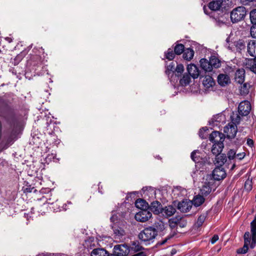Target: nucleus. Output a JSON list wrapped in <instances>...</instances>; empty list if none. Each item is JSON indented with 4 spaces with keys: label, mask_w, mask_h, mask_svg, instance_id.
<instances>
[{
    "label": "nucleus",
    "mask_w": 256,
    "mask_h": 256,
    "mask_svg": "<svg viewBox=\"0 0 256 256\" xmlns=\"http://www.w3.org/2000/svg\"><path fill=\"white\" fill-rule=\"evenodd\" d=\"M188 74L194 79L197 78L198 76H204V74L211 72L214 68H220V65H187Z\"/></svg>",
    "instance_id": "nucleus-1"
},
{
    "label": "nucleus",
    "mask_w": 256,
    "mask_h": 256,
    "mask_svg": "<svg viewBox=\"0 0 256 256\" xmlns=\"http://www.w3.org/2000/svg\"><path fill=\"white\" fill-rule=\"evenodd\" d=\"M230 120L231 122L224 128V132L229 139L235 137L238 132L237 126L240 122L241 116L236 112H232L230 115Z\"/></svg>",
    "instance_id": "nucleus-2"
},
{
    "label": "nucleus",
    "mask_w": 256,
    "mask_h": 256,
    "mask_svg": "<svg viewBox=\"0 0 256 256\" xmlns=\"http://www.w3.org/2000/svg\"><path fill=\"white\" fill-rule=\"evenodd\" d=\"M184 70V65H168L165 72L170 81L175 84L179 80Z\"/></svg>",
    "instance_id": "nucleus-3"
},
{
    "label": "nucleus",
    "mask_w": 256,
    "mask_h": 256,
    "mask_svg": "<svg viewBox=\"0 0 256 256\" xmlns=\"http://www.w3.org/2000/svg\"><path fill=\"white\" fill-rule=\"evenodd\" d=\"M156 236V232L150 226L144 228L138 236L139 239L146 244L152 243Z\"/></svg>",
    "instance_id": "nucleus-4"
},
{
    "label": "nucleus",
    "mask_w": 256,
    "mask_h": 256,
    "mask_svg": "<svg viewBox=\"0 0 256 256\" xmlns=\"http://www.w3.org/2000/svg\"><path fill=\"white\" fill-rule=\"evenodd\" d=\"M247 12L246 8L244 6H239L234 8L230 12V18L232 22L236 24L244 20Z\"/></svg>",
    "instance_id": "nucleus-5"
},
{
    "label": "nucleus",
    "mask_w": 256,
    "mask_h": 256,
    "mask_svg": "<svg viewBox=\"0 0 256 256\" xmlns=\"http://www.w3.org/2000/svg\"><path fill=\"white\" fill-rule=\"evenodd\" d=\"M226 122V116L224 113L221 112L214 116L209 122V124L213 128H218L220 129L222 125L225 124Z\"/></svg>",
    "instance_id": "nucleus-6"
},
{
    "label": "nucleus",
    "mask_w": 256,
    "mask_h": 256,
    "mask_svg": "<svg viewBox=\"0 0 256 256\" xmlns=\"http://www.w3.org/2000/svg\"><path fill=\"white\" fill-rule=\"evenodd\" d=\"M251 106L250 102L248 100H244L242 102L238 107V114L240 116H246L250 111Z\"/></svg>",
    "instance_id": "nucleus-7"
},
{
    "label": "nucleus",
    "mask_w": 256,
    "mask_h": 256,
    "mask_svg": "<svg viewBox=\"0 0 256 256\" xmlns=\"http://www.w3.org/2000/svg\"><path fill=\"white\" fill-rule=\"evenodd\" d=\"M112 229L114 232V238L116 241H121L124 238L126 232L122 227L119 226L117 224H114Z\"/></svg>",
    "instance_id": "nucleus-8"
},
{
    "label": "nucleus",
    "mask_w": 256,
    "mask_h": 256,
    "mask_svg": "<svg viewBox=\"0 0 256 256\" xmlns=\"http://www.w3.org/2000/svg\"><path fill=\"white\" fill-rule=\"evenodd\" d=\"M128 247L126 244H117L113 249L114 256H126L128 253Z\"/></svg>",
    "instance_id": "nucleus-9"
},
{
    "label": "nucleus",
    "mask_w": 256,
    "mask_h": 256,
    "mask_svg": "<svg viewBox=\"0 0 256 256\" xmlns=\"http://www.w3.org/2000/svg\"><path fill=\"white\" fill-rule=\"evenodd\" d=\"M152 216V213L146 210H142L135 215V219L140 222H146Z\"/></svg>",
    "instance_id": "nucleus-10"
},
{
    "label": "nucleus",
    "mask_w": 256,
    "mask_h": 256,
    "mask_svg": "<svg viewBox=\"0 0 256 256\" xmlns=\"http://www.w3.org/2000/svg\"><path fill=\"white\" fill-rule=\"evenodd\" d=\"M212 176L214 180H220L225 178L226 172L223 168L216 166L212 171Z\"/></svg>",
    "instance_id": "nucleus-11"
},
{
    "label": "nucleus",
    "mask_w": 256,
    "mask_h": 256,
    "mask_svg": "<svg viewBox=\"0 0 256 256\" xmlns=\"http://www.w3.org/2000/svg\"><path fill=\"white\" fill-rule=\"evenodd\" d=\"M142 192L144 194V198L148 199H154L156 198V191L154 188L152 186H146L144 187L142 190Z\"/></svg>",
    "instance_id": "nucleus-12"
},
{
    "label": "nucleus",
    "mask_w": 256,
    "mask_h": 256,
    "mask_svg": "<svg viewBox=\"0 0 256 256\" xmlns=\"http://www.w3.org/2000/svg\"><path fill=\"white\" fill-rule=\"evenodd\" d=\"M217 81L221 86H226L230 83V76L228 74H220L218 76Z\"/></svg>",
    "instance_id": "nucleus-13"
},
{
    "label": "nucleus",
    "mask_w": 256,
    "mask_h": 256,
    "mask_svg": "<svg viewBox=\"0 0 256 256\" xmlns=\"http://www.w3.org/2000/svg\"><path fill=\"white\" fill-rule=\"evenodd\" d=\"M208 58V64H221L222 63L228 62L222 60L218 54L214 51L211 53V55Z\"/></svg>",
    "instance_id": "nucleus-14"
},
{
    "label": "nucleus",
    "mask_w": 256,
    "mask_h": 256,
    "mask_svg": "<svg viewBox=\"0 0 256 256\" xmlns=\"http://www.w3.org/2000/svg\"><path fill=\"white\" fill-rule=\"evenodd\" d=\"M149 208L154 212V214H160L162 212V207L160 202L154 200L150 202V206H149Z\"/></svg>",
    "instance_id": "nucleus-15"
},
{
    "label": "nucleus",
    "mask_w": 256,
    "mask_h": 256,
    "mask_svg": "<svg viewBox=\"0 0 256 256\" xmlns=\"http://www.w3.org/2000/svg\"><path fill=\"white\" fill-rule=\"evenodd\" d=\"M156 232L158 236V232H162L168 226V224L164 223L163 221L159 220L156 222L152 226H150Z\"/></svg>",
    "instance_id": "nucleus-16"
},
{
    "label": "nucleus",
    "mask_w": 256,
    "mask_h": 256,
    "mask_svg": "<svg viewBox=\"0 0 256 256\" xmlns=\"http://www.w3.org/2000/svg\"><path fill=\"white\" fill-rule=\"evenodd\" d=\"M192 206V201L185 200L178 203V208L182 212H186L190 210Z\"/></svg>",
    "instance_id": "nucleus-17"
},
{
    "label": "nucleus",
    "mask_w": 256,
    "mask_h": 256,
    "mask_svg": "<svg viewBox=\"0 0 256 256\" xmlns=\"http://www.w3.org/2000/svg\"><path fill=\"white\" fill-rule=\"evenodd\" d=\"M224 136L218 131H214L209 136V140L214 144L218 142L224 141Z\"/></svg>",
    "instance_id": "nucleus-18"
},
{
    "label": "nucleus",
    "mask_w": 256,
    "mask_h": 256,
    "mask_svg": "<svg viewBox=\"0 0 256 256\" xmlns=\"http://www.w3.org/2000/svg\"><path fill=\"white\" fill-rule=\"evenodd\" d=\"M91 256H112L104 248H96L90 252Z\"/></svg>",
    "instance_id": "nucleus-19"
},
{
    "label": "nucleus",
    "mask_w": 256,
    "mask_h": 256,
    "mask_svg": "<svg viewBox=\"0 0 256 256\" xmlns=\"http://www.w3.org/2000/svg\"><path fill=\"white\" fill-rule=\"evenodd\" d=\"M252 232V242L250 248H253L256 244V220H252L250 223Z\"/></svg>",
    "instance_id": "nucleus-20"
},
{
    "label": "nucleus",
    "mask_w": 256,
    "mask_h": 256,
    "mask_svg": "<svg viewBox=\"0 0 256 256\" xmlns=\"http://www.w3.org/2000/svg\"><path fill=\"white\" fill-rule=\"evenodd\" d=\"M176 212V208L172 206H166L162 208L160 214L164 217H169L172 216Z\"/></svg>",
    "instance_id": "nucleus-21"
},
{
    "label": "nucleus",
    "mask_w": 256,
    "mask_h": 256,
    "mask_svg": "<svg viewBox=\"0 0 256 256\" xmlns=\"http://www.w3.org/2000/svg\"><path fill=\"white\" fill-rule=\"evenodd\" d=\"M229 16L230 14H228L226 12L224 13V15L223 14L222 16L218 17V15L215 16V21L217 26H221L228 23L229 20Z\"/></svg>",
    "instance_id": "nucleus-22"
},
{
    "label": "nucleus",
    "mask_w": 256,
    "mask_h": 256,
    "mask_svg": "<svg viewBox=\"0 0 256 256\" xmlns=\"http://www.w3.org/2000/svg\"><path fill=\"white\" fill-rule=\"evenodd\" d=\"M224 142H218L213 144L212 148V152L216 156L217 154H221L220 153L222 152L224 147Z\"/></svg>",
    "instance_id": "nucleus-23"
},
{
    "label": "nucleus",
    "mask_w": 256,
    "mask_h": 256,
    "mask_svg": "<svg viewBox=\"0 0 256 256\" xmlns=\"http://www.w3.org/2000/svg\"><path fill=\"white\" fill-rule=\"evenodd\" d=\"M245 70L244 68L238 70L235 72V80L240 84H242L244 81Z\"/></svg>",
    "instance_id": "nucleus-24"
},
{
    "label": "nucleus",
    "mask_w": 256,
    "mask_h": 256,
    "mask_svg": "<svg viewBox=\"0 0 256 256\" xmlns=\"http://www.w3.org/2000/svg\"><path fill=\"white\" fill-rule=\"evenodd\" d=\"M209 73H208V74H204V77L202 80V84L204 87L206 88H209L210 87L212 86L214 84V82L211 76L209 74ZM202 76H201V78Z\"/></svg>",
    "instance_id": "nucleus-25"
},
{
    "label": "nucleus",
    "mask_w": 256,
    "mask_h": 256,
    "mask_svg": "<svg viewBox=\"0 0 256 256\" xmlns=\"http://www.w3.org/2000/svg\"><path fill=\"white\" fill-rule=\"evenodd\" d=\"M223 3V0H212L208 4V8L212 12L220 10Z\"/></svg>",
    "instance_id": "nucleus-26"
},
{
    "label": "nucleus",
    "mask_w": 256,
    "mask_h": 256,
    "mask_svg": "<svg viewBox=\"0 0 256 256\" xmlns=\"http://www.w3.org/2000/svg\"><path fill=\"white\" fill-rule=\"evenodd\" d=\"M226 162V156L224 154H217L214 158V162L216 166L222 167Z\"/></svg>",
    "instance_id": "nucleus-27"
},
{
    "label": "nucleus",
    "mask_w": 256,
    "mask_h": 256,
    "mask_svg": "<svg viewBox=\"0 0 256 256\" xmlns=\"http://www.w3.org/2000/svg\"><path fill=\"white\" fill-rule=\"evenodd\" d=\"M210 182H205L200 190V194L203 196H207L212 192V188Z\"/></svg>",
    "instance_id": "nucleus-28"
},
{
    "label": "nucleus",
    "mask_w": 256,
    "mask_h": 256,
    "mask_svg": "<svg viewBox=\"0 0 256 256\" xmlns=\"http://www.w3.org/2000/svg\"><path fill=\"white\" fill-rule=\"evenodd\" d=\"M200 152L198 150H196L193 151L191 153L190 157L193 161H194L196 163L198 162H205L206 160H203L202 157L200 156Z\"/></svg>",
    "instance_id": "nucleus-29"
},
{
    "label": "nucleus",
    "mask_w": 256,
    "mask_h": 256,
    "mask_svg": "<svg viewBox=\"0 0 256 256\" xmlns=\"http://www.w3.org/2000/svg\"><path fill=\"white\" fill-rule=\"evenodd\" d=\"M194 50L192 48H186L182 53V58L186 61H190L194 57Z\"/></svg>",
    "instance_id": "nucleus-30"
},
{
    "label": "nucleus",
    "mask_w": 256,
    "mask_h": 256,
    "mask_svg": "<svg viewBox=\"0 0 256 256\" xmlns=\"http://www.w3.org/2000/svg\"><path fill=\"white\" fill-rule=\"evenodd\" d=\"M192 77L188 73L184 74L180 80V84L182 86H185L188 85L191 82Z\"/></svg>",
    "instance_id": "nucleus-31"
},
{
    "label": "nucleus",
    "mask_w": 256,
    "mask_h": 256,
    "mask_svg": "<svg viewBox=\"0 0 256 256\" xmlns=\"http://www.w3.org/2000/svg\"><path fill=\"white\" fill-rule=\"evenodd\" d=\"M204 200L203 196L200 194L196 195L194 196L192 202V204H193L196 206H199L204 202Z\"/></svg>",
    "instance_id": "nucleus-32"
},
{
    "label": "nucleus",
    "mask_w": 256,
    "mask_h": 256,
    "mask_svg": "<svg viewBox=\"0 0 256 256\" xmlns=\"http://www.w3.org/2000/svg\"><path fill=\"white\" fill-rule=\"evenodd\" d=\"M128 252H130L131 253H132L140 251L142 250V247L140 246L138 242H134L132 244L130 248L128 247Z\"/></svg>",
    "instance_id": "nucleus-33"
},
{
    "label": "nucleus",
    "mask_w": 256,
    "mask_h": 256,
    "mask_svg": "<svg viewBox=\"0 0 256 256\" xmlns=\"http://www.w3.org/2000/svg\"><path fill=\"white\" fill-rule=\"evenodd\" d=\"M172 48L174 49V54L178 56L180 55L186 50L184 45L182 44H176Z\"/></svg>",
    "instance_id": "nucleus-34"
},
{
    "label": "nucleus",
    "mask_w": 256,
    "mask_h": 256,
    "mask_svg": "<svg viewBox=\"0 0 256 256\" xmlns=\"http://www.w3.org/2000/svg\"><path fill=\"white\" fill-rule=\"evenodd\" d=\"M26 54L27 52L26 50L20 52L14 59V64H18L26 57Z\"/></svg>",
    "instance_id": "nucleus-35"
},
{
    "label": "nucleus",
    "mask_w": 256,
    "mask_h": 256,
    "mask_svg": "<svg viewBox=\"0 0 256 256\" xmlns=\"http://www.w3.org/2000/svg\"><path fill=\"white\" fill-rule=\"evenodd\" d=\"M234 45L236 46V49L238 50L239 52L240 50L245 49L246 48V43L244 40L240 39L237 42H236Z\"/></svg>",
    "instance_id": "nucleus-36"
},
{
    "label": "nucleus",
    "mask_w": 256,
    "mask_h": 256,
    "mask_svg": "<svg viewBox=\"0 0 256 256\" xmlns=\"http://www.w3.org/2000/svg\"><path fill=\"white\" fill-rule=\"evenodd\" d=\"M176 55V54H174L173 48H169L167 52L164 53L165 58L169 60H174Z\"/></svg>",
    "instance_id": "nucleus-37"
},
{
    "label": "nucleus",
    "mask_w": 256,
    "mask_h": 256,
    "mask_svg": "<svg viewBox=\"0 0 256 256\" xmlns=\"http://www.w3.org/2000/svg\"><path fill=\"white\" fill-rule=\"evenodd\" d=\"M250 18L252 24V25L256 24V8L250 11Z\"/></svg>",
    "instance_id": "nucleus-38"
},
{
    "label": "nucleus",
    "mask_w": 256,
    "mask_h": 256,
    "mask_svg": "<svg viewBox=\"0 0 256 256\" xmlns=\"http://www.w3.org/2000/svg\"><path fill=\"white\" fill-rule=\"evenodd\" d=\"M208 129L206 127H203L199 131V136L202 139L206 138L208 136L207 131Z\"/></svg>",
    "instance_id": "nucleus-39"
},
{
    "label": "nucleus",
    "mask_w": 256,
    "mask_h": 256,
    "mask_svg": "<svg viewBox=\"0 0 256 256\" xmlns=\"http://www.w3.org/2000/svg\"><path fill=\"white\" fill-rule=\"evenodd\" d=\"M249 244H249L244 242L243 247L238 249L236 252L238 254H246L248 251Z\"/></svg>",
    "instance_id": "nucleus-40"
},
{
    "label": "nucleus",
    "mask_w": 256,
    "mask_h": 256,
    "mask_svg": "<svg viewBox=\"0 0 256 256\" xmlns=\"http://www.w3.org/2000/svg\"><path fill=\"white\" fill-rule=\"evenodd\" d=\"M206 218V216L204 214H201L199 216L198 218L197 222L196 224V226L197 227H200L202 226Z\"/></svg>",
    "instance_id": "nucleus-41"
},
{
    "label": "nucleus",
    "mask_w": 256,
    "mask_h": 256,
    "mask_svg": "<svg viewBox=\"0 0 256 256\" xmlns=\"http://www.w3.org/2000/svg\"><path fill=\"white\" fill-rule=\"evenodd\" d=\"M118 214L115 212H112V216L110 218V220L111 222H113L114 224H117V223L120 220V219L118 218Z\"/></svg>",
    "instance_id": "nucleus-42"
},
{
    "label": "nucleus",
    "mask_w": 256,
    "mask_h": 256,
    "mask_svg": "<svg viewBox=\"0 0 256 256\" xmlns=\"http://www.w3.org/2000/svg\"><path fill=\"white\" fill-rule=\"evenodd\" d=\"M244 238L245 243H248L250 244L252 242V235L248 232H245Z\"/></svg>",
    "instance_id": "nucleus-43"
},
{
    "label": "nucleus",
    "mask_w": 256,
    "mask_h": 256,
    "mask_svg": "<svg viewBox=\"0 0 256 256\" xmlns=\"http://www.w3.org/2000/svg\"><path fill=\"white\" fill-rule=\"evenodd\" d=\"M240 94L242 95H245L248 93L249 89L248 84L245 83L243 84V86L241 87L240 90Z\"/></svg>",
    "instance_id": "nucleus-44"
},
{
    "label": "nucleus",
    "mask_w": 256,
    "mask_h": 256,
    "mask_svg": "<svg viewBox=\"0 0 256 256\" xmlns=\"http://www.w3.org/2000/svg\"><path fill=\"white\" fill-rule=\"evenodd\" d=\"M250 42L248 44V52L252 56H254L256 55V49H254V48L252 46H250Z\"/></svg>",
    "instance_id": "nucleus-45"
},
{
    "label": "nucleus",
    "mask_w": 256,
    "mask_h": 256,
    "mask_svg": "<svg viewBox=\"0 0 256 256\" xmlns=\"http://www.w3.org/2000/svg\"><path fill=\"white\" fill-rule=\"evenodd\" d=\"M210 14V17L212 18L215 20V16L218 15V17L222 16L223 14L224 15V12L220 9L216 12H211Z\"/></svg>",
    "instance_id": "nucleus-46"
},
{
    "label": "nucleus",
    "mask_w": 256,
    "mask_h": 256,
    "mask_svg": "<svg viewBox=\"0 0 256 256\" xmlns=\"http://www.w3.org/2000/svg\"><path fill=\"white\" fill-rule=\"evenodd\" d=\"M228 158L229 160H233L236 158V152L234 150H230L228 152Z\"/></svg>",
    "instance_id": "nucleus-47"
},
{
    "label": "nucleus",
    "mask_w": 256,
    "mask_h": 256,
    "mask_svg": "<svg viewBox=\"0 0 256 256\" xmlns=\"http://www.w3.org/2000/svg\"><path fill=\"white\" fill-rule=\"evenodd\" d=\"M54 157L55 155H54V154H48L44 158V162L48 164L50 162H51L52 160L54 159Z\"/></svg>",
    "instance_id": "nucleus-48"
},
{
    "label": "nucleus",
    "mask_w": 256,
    "mask_h": 256,
    "mask_svg": "<svg viewBox=\"0 0 256 256\" xmlns=\"http://www.w3.org/2000/svg\"><path fill=\"white\" fill-rule=\"evenodd\" d=\"M250 34L252 38H256V24L252 25L250 28Z\"/></svg>",
    "instance_id": "nucleus-49"
},
{
    "label": "nucleus",
    "mask_w": 256,
    "mask_h": 256,
    "mask_svg": "<svg viewBox=\"0 0 256 256\" xmlns=\"http://www.w3.org/2000/svg\"><path fill=\"white\" fill-rule=\"evenodd\" d=\"M224 4H223V3L222 4V6L220 7V10L222 11L223 12H226V13H227L228 14H230V8L228 6H223Z\"/></svg>",
    "instance_id": "nucleus-50"
},
{
    "label": "nucleus",
    "mask_w": 256,
    "mask_h": 256,
    "mask_svg": "<svg viewBox=\"0 0 256 256\" xmlns=\"http://www.w3.org/2000/svg\"><path fill=\"white\" fill-rule=\"evenodd\" d=\"M145 204V202L142 200V199H140V200H138L136 202V207L138 208H140V206H142V208H143L144 207V204Z\"/></svg>",
    "instance_id": "nucleus-51"
},
{
    "label": "nucleus",
    "mask_w": 256,
    "mask_h": 256,
    "mask_svg": "<svg viewBox=\"0 0 256 256\" xmlns=\"http://www.w3.org/2000/svg\"><path fill=\"white\" fill-rule=\"evenodd\" d=\"M72 202H70L68 201L66 204H63V206L61 208H59V210L62 211H66V210L68 208L67 207L68 205H70L72 204Z\"/></svg>",
    "instance_id": "nucleus-52"
},
{
    "label": "nucleus",
    "mask_w": 256,
    "mask_h": 256,
    "mask_svg": "<svg viewBox=\"0 0 256 256\" xmlns=\"http://www.w3.org/2000/svg\"><path fill=\"white\" fill-rule=\"evenodd\" d=\"M138 193V192H136V191L128 192V195L126 196V199L128 200H129L130 198H134V196H136V194H137Z\"/></svg>",
    "instance_id": "nucleus-53"
},
{
    "label": "nucleus",
    "mask_w": 256,
    "mask_h": 256,
    "mask_svg": "<svg viewBox=\"0 0 256 256\" xmlns=\"http://www.w3.org/2000/svg\"><path fill=\"white\" fill-rule=\"evenodd\" d=\"M169 222V226L170 227V229L174 228L176 225H178V222H177L176 221H174V220H170Z\"/></svg>",
    "instance_id": "nucleus-54"
},
{
    "label": "nucleus",
    "mask_w": 256,
    "mask_h": 256,
    "mask_svg": "<svg viewBox=\"0 0 256 256\" xmlns=\"http://www.w3.org/2000/svg\"><path fill=\"white\" fill-rule=\"evenodd\" d=\"M174 192H180L182 194H184L186 192V190L181 187L177 186L174 188Z\"/></svg>",
    "instance_id": "nucleus-55"
},
{
    "label": "nucleus",
    "mask_w": 256,
    "mask_h": 256,
    "mask_svg": "<svg viewBox=\"0 0 256 256\" xmlns=\"http://www.w3.org/2000/svg\"><path fill=\"white\" fill-rule=\"evenodd\" d=\"M38 201H42V202L43 204H45L46 203H47L50 204H53V202H48V199L44 196H42L41 198L38 199Z\"/></svg>",
    "instance_id": "nucleus-56"
},
{
    "label": "nucleus",
    "mask_w": 256,
    "mask_h": 256,
    "mask_svg": "<svg viewBox=\"0 0 256 256\" xmlns=\"http://www.w3.org/2000/svg\"><path fill=\"white\" fill-rule=\"evenodd\" d=\"M246 144L250 148L254 147V140L251 138H248L247 140H246Z\"/></svg>",
    "instance_id": "nucleus-57"
},
{
    "label": "nucleus",
    "mask_w": 256,
    "mask_h": 256,
    "mask_svg": "<svg viewBox=\"0 0 256 256\" xmlns=\"http://www.w3.org/2000/svg\"><path fill=\"white\" fill-rule=\"evenodd\" d=\"M246 154L244 152L238 153L236 154V158L239 160H242L244 158Z\"/></svg>",
    "instance_id": "nucleus-58"
},
{
    "label": "nucleus",
    "mask_w": 256,
    "mask_h": 256,
    "mask_svg": "<svg viewBox=\"0 0 256 256\" xmlns=\"http://www.w3.org/2000/svg\"><path fill=\"white\" fill-rule=\"evenodd\" d=\"M219 238L218 234H214L210 240V242L212 244H214Z\"/></svg>",
    "instance_id": "nucleus-59"
},
{
    "label": "nucleus",
    "mask_w": 256,
    "mask_h": 256,
    "mask_svg": "<svg viewBox=\"0 0 256 256\" xmlns=\"http://www.w3.org/2000/svg\"><path fill=\"white\" fill-rule=\"evenodd\" d=\"M251 182L250 181H246L244 184V187L248 190H250L252 189V186L250 184Z\"/></svg>",
    "instance_id": "nucleus-60"
},
{
    "label": "nucleus",
    "mask_w": 256,
    "mask_h": 256,
    "mask_svg": "<svg viewBox=\"0 0 256 256\" xmlns=\"http://www.w3.org/2000/svg\"><path fill=\"white\" fill-rule=\"evenodd\" d=\"M208 60L206 58H201L200 60V64H208Z\"/></svg>",
    "instance_id": "nucleus-61"
},
{
    "label": "nucleus",
    "mask_w": 256,
    "mask_h": 256,
    "mask_svg": "<svg viewBox=\"0 0 256 256\" xmlns=\"http://www.w3.org/2000/svg\"><path fill=\"white\" fill-rule=\"evenodd\" d=\"M172 237V236H168V237L165 238L164 240H162V242H160L158 243L162 245V244H164L168 241V240H170Z\"/></svg>",
    "instance_id": "nucleus-62"
},
{
    "label": "nucleus",
    "mask_w": 256,
    "mask_h": 256,
    "mask_svg": "<svg viewBox=\"0 0 256 256\" xmlns=\"http://www.w3.org/2000/svg\"><path fill=\"white\" fill-rule=\"evenodd\" d=\"M132 256H146V255L144 252L140 251L138 252L133 255Z\"/></svg>",
    "instance_id": "nucleus-63"
},
{
    "label": "nucleus",
    "mask_w": 256,
    "mask_h": 256,
    "mask_svg": "<svg viewBox=\"0 0 256 256\" xmlns=\"http://www.w3.org/2000/svg\"><path fill=\"white\" fill-rule=\"evenodd\" d=\"M224 70L226 71V72H228V73H230L231 72L233 71V69L232 67L228 66L227 65V66L226 67Z\"/></svg>",
    "instance_id": "nucleus-64"
}]
</instances>
